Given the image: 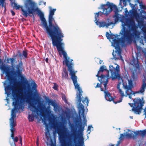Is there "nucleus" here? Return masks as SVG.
I'll return each mask as SVG.
<instances>
[{
	"label": "nucleus",
	"mask_w": 146,
	"mask_h": 146,
	"mask_svg": "<svg viewBox=\"0 0 146 146\" xmlns=\"http://www.w3.org/2000/svg\"><path fill=\"white\" fill-rule=\"evenodd\" d=\"M120 21L121 23L122 29L119 33L121 35V38H117L112 34L110 35L106 32V36L108 39L110 40L112 45L115 47L117 51H115L118 57L114 54V51L112 53L113 57L116 59L119 58V57L122 58L120 51V45L122 47L126 46L128 44H130L132 42L134 37H136L138 33L136 30L137 27L135 21L133 19L123 17L122 18Z\"/></svg>",
	"instance_id": "f257e3e1"
},
{
	"label": "nucleus",
	"mask_w": 146,
	"mask_h": 146,
	"mask_svg": "<svg viewBox=\"0 0 146 146\" xmlns=\"http://www.w3.org/2000/svg\"><path fill=\"white\" fill-rule=\"evenodd\" d=\"M40 19L41 21L40 25L46 31L48 37L51 38L52 44H54V42L57 41H63L62 38L64 37V34L56 23H55L54 25L53 24L52 22L55 21L53 16H48V24L44 13L41 11Z\"/></svg>",
	"instance_id": "f03ea898"
},
{
	"label": "nucleus",
	"mask_w": 146,
	"mask_h": 146,
	"mask_svg": "<svg viewBox=\"0 0 146 146\" xmlns=\"http://www.w3.org/2000/svg\"><path fill=\"white\" fill-rule=\"evenodd\" d=\"M31 94V93L26 94L25 99H24L17 96L15 94V102L13 103V105L14 106V108L12 109L11 113H16L20 109L21 110L23 109L24 107L25 103L26 102L28 104V106L30 108V110L33 112H36L37 115H42V112H44L45 114L48 115L50 114V111L49 110L50 106H49L47 108H46L44 105L42 103H41L40 105L38 104V108L35 107L34 104H33L30 101V97ZM36 104L35 103V105Z\"/></svg>",
	"instance_id": "7ed1b4c3"
},
{
	"label": "nucleus",
	"mask_w": 146,
	"mask_h": 146,
	"mask_svg": "<svg viewBox=\"0 0 146 146\" xmlns=\"http://www.w3.org/2000/svg\"><path fill=\"white\" fill-rule=\"evenodd\" d=\"M75 122L76 123V126L78 128V131H77V129L74 127L73 124H69L71 131L73 132L72 136L73 141L75 143L76 146H85L84 144L83 133L85 125H82L81 117L80 119L77 118V120H75ZM84 124L86 125V123H84Z\"/></svg>",
	"instance_id": "20e7f679"
},
{
	"label": "nucleus",
	"mask_w": 146,
	"mask_h": 146,
	"mask_svg": "<svg viewBox=\"0 0 146 146\" xmlns=\"http://www.w3.org/2000/svg\"><path fill=\"white\" fill-rule=\"evenodd\" d=\"M22 15L26 17L28 16L30 17L34 16L35 12H36L40 18L41 11L37 6V3L33 0H25L24 5L21 7Z\"/></svg>",
	"instance_id": "39448f33"
},
{
	"label": "nucleus",
	"mask_w": 146,
	"mask_h": 146,
	"mask_svg": "<svg viewBox=\"0 0 146 146\" xmlns=\"http://www.w3.org/2000/svg\"><path fill=\"white\" fill-rule=\"evenodd\" d=\"M110 78L109 72L107 68L104 65L101 66V91H103L105 98L108 101L113 100V98L111 96L110 94L108 91L107 84L108 80Z\"/></svg>",
	"instance_id": "423d86ee"
},
{
	"label": "nucleus",
	"mask_w": 146,
	"mask_h": 146,
	"mask_svg": "<svg viewBox=\"0 0 146 146\" xmlns=\"http://www.w3.org/2000/svg\"><path fill=\"white\" fill-rule=\"evenodd\" d=\"M62 41H57L54 42V44H52L54 46H56L58 51L61 52L64 58L63 63H65L66 66H67L68 71H69L74 70L73 60L70 59V57L68 56L66 52L64 51V44Z\"/></svg>",
	"instance_id": "0eeeda50"
},
{
	"label": "nucleus",
	"mask_w": 146,
	"mask_h": 146,
	"mask_svg": "<svg viewBox=\"0 0 146 146\" xmlns=\"http://www.w3.org/2000/svg\"><path fill=\"white\" fill-rule=\"evenodd\" d=\"M101 11L102 13L105 15H108L112 11L115 12V15L113 17L114 18V23H113L112 25H114L119 20L120 17L119 14L117 13L118 9L117 7L114 4L108 2L106 4L101 5Z\"/></svg>",
	"instance_id": "6e6552de"
},
{
	"label": "nucleus",
	"mask_w": 146,
	"mask_h": 146,
	"mask_svg": "<svg viewBox=\"0 0 146 146\" xmlns=\"http://www.w3.org/2000/svg\"><path fill=\"white\" fill-rule=\"evenodd\" d=\"M25 84L27 85V86L26 87L27 89L25 88L24 89V92H25L26 91L28 92H31L33 91H34L35 92V93H34V96H35L36 97V100L35 102L36 103H38L40 102V100L41 99V97L39 96L38 94L37 93H36L37 91V85L35 82H34L33 84V86H32V88H31L30 86V83L28 82V84Z\"/></svg>",
	"instance_id": "1a4fd4ad"
},
{
	"label": "nucleus",
	"mask_w": 146,
	"mask_h": 146,
	"mask_svg": "<svg viewBox=\"0 0 146 146\" xmlns=\"http://www.w3.org/2000/svg\"><path fill=\"white\" fill-rule=\"evenodd\" d=\"M109 70L111 73V77L112 80H113L118 78L119 80L122 81V78L120 77L119 72H120L119 66L117 64L115 67L112 65H110L109 66Z\"/></svg>",
	"instance_id": "9d476101"
},
{
	"label": "nucleus",
	"mask_w": 146,
	"mask_h": 146,
	"mask_svg": "<svg viewBox=\"0 0 146 146\" xmlns=\"http://www.w3.org/2000/svg\"><path fill=\"white\" fill-rule=\"evenodd\" d=\"M134 106L132 110L134 111L136 114H139L141 112V101L140 98L135 99L133 100Z\"/></svg>",
	"instance_id": "9b49d317"
},
{
	"label": "nucleus",
	"mask_w": 146,
	"mask_h": 146,
	"mask_svg": "<svg viewBox=\"0 0 146 146\" xmlns=\"http://www.w3.org/2000/svg\"><path fill=\"white\" fill-rule=\"evenodd\" d=\"M3 83L5 88V94L7 95L6 100L8 101L9 100L8 98H9V97L10 95V91L13 90V86L12 85L9 84V82L7 80H5Z\"/></svg>",
	"instance_id": "f8f14e48"
},
{
	"label": "nucleus",
	"mask_w": 146,
	"mask_h": 146,
	"mask_svg": "<svg viewBox=\"0 0 146 146\" xmlns=\"http://www.w3.org/2000/svg\"><path fill=\"white\" fill-rule=\"evenodd\" d=\"M18 71L12 70L10 72L11 76L13 78L19 77L21 78V82L23 83L28 84V82L24 76L19 73Z\"/></svg>",
	"instance_id": "ddd939ff"
},
{
	"label": "nucleus",
	"mask_w": 146,
	"mask_h": 146,
	"mask_svg": "<svg viewBox=\"0 0 146 146\" xmlns=\"http://www.w3.org/2000/svg\"><path fill=\"white\" fill-rule=\"evenodd\" d=\"M75 88L77 90V92L76 93V102H81L82 93L83 92L82 88L80 87V85L78 84V82L73 83Z\"/></svg>",
	"instance_id": "4468645a"
},
{
	"label": "nucleus",
	"mask_w": 146,
	"mask_h": 146,
	"mask_svg": "<svg viewBox=\"0 0 146 146\" xmlns=\"http://www.w3.org/2000/svg\"><path fill=\"white\" fill-rule=\"evenodd\" d=\"M62 122L59 123L56 125V130L58 133L59 130H60L62 131L67 132L68 131V129L66 127V121L65 118L64 117L62 118Z\"/></svg>",
	"instance_id": "2eb2a0df"
},
{
	"label": "nucleus",
	"mask_w": 146,
	"mask_h": 146,
	"mask_svg": "<svg viewBox=\"0 0 146 146\" xmlns=\"http://www.w3.org/2000/svg\"><path fill=\"white\" fill-rule=\"evenodd\" d=\"M77 104V107L78 110V114L79 116L81 115L85 122L86 121V116L84 114L85 109L84 106L81 104V102H76Z\"/></svg>",
	"instance_id": "dca6fc26"
},
{
	"label": "nucleus",
	"mask_w": 146,
	"mask_h": 146,
	"mask_svg": "<svg viewBox=\"0 0 146 146\" xmlns=\"http://www.w3.org/2000/svg\"><path fill=\"white\" fill-rule=\"evenodd\" d=\"M127 131L124 133L125 136L126 138L133 139H136L137 134L134 133L136 131H133L129 129H127Z\"/></svg>",
	"instance_id": "f3484780"
},
{
	"label": "nucleus",
	"mask_w": 146,
	"mask_h": 146,
	"mask_svg": "<svg viewBox=\"0 0 146 146\" xmlns=\"http://www.w3.org/2000/svg\"><path fill=\"white\" fill-rule=\"evenodd\" d=\"M100 12V11H99L94 13V21L96 25L100 28V20L99 19Z\"/></svg>",
	"instance_id": "a211bd4d"
},
{
	"label": "nucleus",
	"mask_w": 146,
	"mask_h": 146,
	"mask_svg": "<svg viewBox=\"0 0 146 146\" xmlns=\"http://www.w3.org/2000/svg\"><path fill=\"white\" fill-rule=\"evenodd\" d=\"M70 72V74L71 76V78L73 81V83L77 82V77L75 75V74L77 72V71H75L74 70L69 71Z\"/></svg>",
	"instance_id": "6ab92c4d"
},
{
	"label": "nucleus",
	"mask_w": 146,
	"mask_h": 146,
	"mask_svg": "<svg viewBox=\"0 0 146 146\" xmlns=\"http://www.w3.org/2000/svg\"><path fill=\"white\" fill-rule=\"evenodd\" d=\"M142 82V84L139 90L135 92L136 94L143 93L144 92L145 89L146 88V83L145 79H143Z\"/></svg>",
	"instance_id": "aec40b11"
},
{
	"label": "nucleus",
	"mask_w": 146,
	"mask_h": 146,
	"mask_svg": "<svg viewBox=\"0 0 146 146\" xmlns=\"http://www.w3.org/2000/svg\"><path fill=\"white\" fill-rule=\"evenodd\" d=\"M23 64L22 61H20L19 64L16 65L15 67L17 71L19 72V73L22 74V71L23 70Z\"/></svg>",
	"instance_id": "412c9836"
},
{
	"label": "nucleus",
	"mask_w": 146,
	"mask_h": 146,
	"mask_svg": "<svg viewBox=\"0 0 146 146\" xmlns=\"http://www.w3.org/2000/svg\"><path fill=\"white\" fill-rule=\"evenodd\" d=\"M47 102L49 105H50L54 107V110L56 111L58 110V107L54 101L49 99L47 100Z\"/></svg>",
	"instance_id": "4be33fe9"
},
{
	"label": "nucleus",
	"mask_w": 146,
	"mask_h": 146,
	"mask_svg": "<svg viewBox=\"0 0 146 146\" xmlns=\"http://www.w3.org/2000/svg\"><path fill=\"white\" fill-rule=\"evenodd\" d=\"M129 85L127 84L125 85L124 83H123V84L124 88L126 90H131V88L133 87V84L131 80H128Z\"/></svg>",
	"instance_id": "5701e85b"
},
{
	"label": "nucleus",
	"mask_w": 146,
	"mask_h": 146,
	"mask_svg": "<svg viewBox=\"0 0 146 146\" xmlns=\"http://www.w3.org/2000/svg\"><path fill=\"white\" fill-rule=\"evenodd\" d=\"M129 16L130 17H133L136 19L139 17L138 14L136 11L134 10H131V11L130 12Z\"/></svg>",
	"instance_id": "b1692460"
},
{
	"label": "nucleus",
	"mask_w": 146,
	"mask_h": 146,
	"mask_svg": "<svg viewBox=\"0 0 146 146\" xmlns=\"http://www.w3.org/2000/svg\"><path fill=\"white\" fill-rule=\"evenodd\" d=\"M118 91L119 93L120 94L121 96L119 98L118 100L117 101V102H115L113 101V102L115 104H116L117 103H120L123 100V98L124 96V92L121 89H119L118 90Z\"/></svg>",
	"instance_id": "393cba45"
},
{
	"label": "nucleus",
	"mask_w": 146,
	"mask_h": 146,
	"mask_svg": "<svg viewBox=\"0 0 146 146\" xmlns=\"http://www.w3.org/2000/svg\"><path fill=\"white\" fill-rule=\"evenodd\" d=\"M27 54L26 51L23 50V53L22 54L20 51H18L17 52V55L19 56L21 58H22L23 56L25 58H26L27 57Z\"/></svg>",
	"instance_id": "a878e982"
},
{
	"label": "nucleus",
	"mask_w": 146,
	"mask_h": 146,
	"mask_svg": "<svg viewBox=\"0 0 146 146\" xmlns=\"http://www.w3.org/2000/svg\"><path fill=\"white\" fill-rule=\"evenodd\" d=\"M125 93L127 95L129 96V98L131 100H133V98L132 97V96L133 94H134V96H135V94H136L135 93V92H133L132 90H131L130 91V90L129 91V90H126Z\"/></svg>",
	"instance_id": "bb28decb"
},
{
	"label": "nucleus",
	"mask_w": 146,
	"mask_h": 146,
	"mask_svg": "<svg viewBox=\"0 0 146 146\" xmlns=\"http://www.w3.org/2000/svg\"><path fill=\"white\" fill-rule=\"evenodd\" d=\"M16 125H10V130L11 132V137L12 139L14 138V130L13 127Z\"/></svg>",
	"instance_id": "cd10ccee"
},
{
	"label": "nucleus",
	"mask_w": 146,
	"mask_h": 146,
	"mask_svg": "<svg viewBox=\"0 0 146 146\" xmlns=\"http://www.w3.org/2000/svg\"><path fill=\"white\" fill-rule=\"evenodd\" d=\"M16 113H11V117L9 119L10 124V125H16L14 123V118L16 117Z\"/></svg>",
	"instance_id": "c85d7f7f"
},
{
	"label": "nucleus",
	"mask_w": 146,
	"mask_h": 146,
	"mask_svg": "<svg viewBox=\"0 0 146 146\" xmlns=\"http://www.w3.org/2000/svg\"><path fill=\"white\" fill-rule=\"evenodd\" d=\"M113 22H110L109 23H107L104 22H101V27H104L106 26V27H108L109 26L112 25Z\"/></svg>",
	"instance_id": "c756f323"
},
{
	"label": "nucleus",
	"mask_w": 146,
	"mask_h": 146,
	"mask_svg": "<svg viewBox=\"0 0 146 146\" xmlns=\"http://www.w3.org/2000/svg\"><path fill=\"white\" fill-rule=\"evenodd\" d=\"M134 133L137 134V137L139 135H141L143 137L146 135V129L143 131H137L136 132H134Z\"/></svg>",
	"instance_id": "7c9ffc66"
},
{
	"label": "nucleus",
	"mask_w": 146,
	"mask_h": 146,
	"mask_svg": "<svg viewBox=\"0 0 146 146\" xmlns=\"http://www.w3.org/2000/svg\"><path fill=\"white\" fill-rule=\"evenodd\" d=\"M48 8L50 9L49 14L48 16H53V15H54V13L56 10V9H52V8L51 6H49L48 7Z\"/></svg>",
	"instance_id": "2f4dec72"
},
{
	"label": "nucleus",
	"mask_w": 146,
	"mask_h": 146,
	"mask_svg": "<svg viewBox=\"0 0 146 146\" xmlns=\"http://www.w3.org/2000/svg\"><path fill=\"white\" fill-rule=\"evenodd\" d=\"M42 122L45 125L46 130H50L48 125L46 123V119H42Z\"/></svg>",
	"instance_id": "473e14b6"
},
{
	"label": "nucleus",
	"mask_w": 146,
	"mask_h": 146,
	"mask_svg": "<svg viewBox=\"0 0 146 146\" xmlns=\"http://www.w3.org/2000/svg\"><path fill=\"white\" fill-rule=\"evenodd\" d=\"M62 75L63 77L66 79H68V74L67 71L65 69L64 70L62 73Z\"/></svg>",
	"instance_id": "72a5a7b5"
},
{
	"label": "nucleus",
	"mask_w": 146,
	"mask_h": 146,
	"mask_svg": "<svg viewBox=\"0 0 146 146\" xmlns=\"http://www.w3.org/2000/svg\"><path fill=\"white\" fill-rule=\"evenodd\" d=\"M82 102L85 104H86V106H88V103L89 101V100L88 99L87 97H86L84 99L82 100Z\"/></svg>",
	"instance_id": "f704fd0d"
},
{
	"label": "nucleus",
	"mask_w": 146,
	"mask_h": 146,
	"mask_svg": "<svg viewBox=\"0 0 146 146\" xmlns=\"http://www.w3.org/2000/svg\"><path fill=\"white\" fill-rule=\"evenodd\" d=\"M35 115L33 113L31 115L29 114L28 118L29 121H34V119Z\"/></svg>",
	"instance_id": "c9c22d12"
},
{
	"label": "nucleus",
	"mask_w": 146,
	"mask_h": 146,
	"mask_svg": "<svg viewBox=\"0 0 146 146\" xmlns=\"http://www.w3.org/2000/svg\"><path fill=\"white\" fill-rule=\"evenodd\" d=\"M11 5L12 6L15 7L16 9H19V8H21V7L22 6L18 5L17 3L15 2H12Z\"/></svg>",
	"instance_id": "e433bc0d"
},
{
	"label": "nucleus",
	"mask_w": 146,
	"mask_h": 146,
	"mask_svg": "<svg viewBox=\"0 0 146 146\" xmlns=\"http://www.w3.org/2000/svg\"><path fill=\"white\" fill-rule=\"evenodd\" d=\"M93 130V127L92 125H89L88 126L87 129V132L88 134H90L92 130Z\"/></svg>",
	"instance_id": "4c0bfd02"
},
{
	"label": "nucleus",
	"mask_w": 146,
	"mask_h": 146,
	"mask_svg": "<svg viewBox=\"0 0 146 146\" xmlns=\"http://www.w3.org/2000/svg\"><path fill=\"white\" fill-rule=\"evenodd\" d=\"M5 0H0V6L2 7H5Z\"/></svg>",
	"instance_id": "58836bf2"
},
{
	"label": "nucleus",
	"mask_w": 146,
	"mask_h": 146,
	"mask_svg": "<svg viewBox=\"0 0 146 146\" xmlns=\"http://www.w3.org/2000/svg\"><path fill=\"white\" fill-rule=\"evenodd\" d=\"M3 70L6 74H7L9 72V68L8 67L5 66L3 67Z\"/></svg>",
	"instance_id": "ea45409f"
},
{
	"label": "nucleus",
	"mask_w": 146,
	"mask_h": 146,
	"mask_svg": "<svg viewBox=\"0 0 146 146\" xmlns=\"http://www.w3.org/2000/svg\"><path fill=\"white\" fill-rule=\"evenodd\" d=\"M9 60L11 62V65L13 67L15 64V59L13 58H10L9 59Z\"/></svg>",
	"instance_id": "a19ab883"
},
{
	"label": "nucleus",
	"mask_w": 146,
	"mask_h": 146,
	"mask_svg": "<svg viewBox=\"0 0 146 146\" xmlns=\"http://www.w3.org/2000/svg\"><path fill=\"white\" fill-rule=\"evenodd\" d=\"M127 1H125V0H122L121 1V0H120V3H119V5H121V4L122 3H123V4L125 6L126 5V2Z\"/></svg>",
	"instance_id": "79ce46f5"
},
{
	"label": "nucleus",
	"mask_w": 146,
	"mask_h": 146,
	"mask_svg": "<svg viewBox=\"0 0 146 146\" xmlns=\"http://www.w3.org/2000/svg\"><path fill=\"white\" fill-rule=\"evenodd\" d=\"M100 72V68H99V71L98 72V74L96 75V76L98 78V80L100 82V76H98V74H99Z\"/></svg>",
	"instance_id": "37998d69"
},
{
	"label": "nucleus",
	"mask_w": 146,
	"mask_h": 146,
	"mask_svg": "<svg viewBox=\"0 0 146 146\" xmlns=\"http://www.w3.org/2000/svg\"><path fill=\"white\" fill-rule=\"evenodd\" d=\"M95 59L96 62L98 64H100V58H95Z\"/></svg>",
	"instance_id": "c03bdc74"
},
{
	"label": "nucleus",
	"mask_w": 146,
	"mask_h": 146,
	"mask_svg": "<svg viewBox=\"0 0 146 146\" xmlns=\"http://www.w3.org/2000/svg\"><path fill=\"white\" fill-rule=\"evenodd\" d=\"M54 86L53 87V89L55 90H57L58 89V85L56 84V83H54Z\"/></svg>",
	"instance_id": "a18cd8bd"
},
{
	"label": "nucleus",
	"mask_w": 146,
	"mask_h": 146,
	"mask_svg": "<svg viewBox=\"0 0 146 146\" xmlns=\"http://www.w3.org/2000/svg\"><path fill=\"white\" fill-rule=\"evenodd\" d=\"M140 8L141 9H146V6L143 5H140Z\"/></svg>",
	"instance_id": "49530a36"
},
{
	"label": "nucleus",
	"mask_w": 146,
	"mask_h": 146,
	"mask_svg": "<svg viewBox=\"0 0 146 146\" xmlns=\"http://www.w3.org/2000/svg\"><path fill=\"white\" fill-rule=\"evenodd\" d=\"M62 97L63 100L65 102H66L67 101L65 98V96L64 94H62Z\"/></svg>",
	"instance_id": "de8ad7c7"
},
{
	"label": "nucleus",
	"mask_w": 146,
	"mask_h": 146,
	"mask_svg": "<svg viewBox=\"0 0 146 146\" xmlns=\"http://www.w3.org/2000/svg\"><path fill=\"white\" fill-rule=\"evenodd\" d=\"M125 137L124 133L123 134H120V136L119 138L120 139H123L124 137Z\"/></svg>",
	"instance_id": "09e8293b"
},
{
	"label": "nucleus",
	"mask_w": 146,
	"mask_h": 146,
	"mask_svg": "<svg viewBox=\"0 0 146 146\" xmlns=\"http://www.w3.org/2000/svg\"><path fill=\"white\" fill-rule=\"evenodd\" d=\"M13 140V141H15L17 142L18 140V138L17 137H16L15 138L14 137V138L12 139Z\"/></svg>",
	"instance_id": "8fccbe9b"
},
{
	"label": "nucleus",
	"mask_w": 146,
	"mask_h": 146,
	"mask_svg": "<svg viewBox=\"0 0 146 146\" xmlns=\"http://www.w3.org/2000/svg\"><path fill=\"white\" fill-rule=\"evenodd\" d=\"M51 144L50 146H56L55 144L53 143V141L52 139H51Z\"/></svg>",
	"instance_id": "3c124183"
},
{
	"label": "nucleus",
	"mask_w": 146,
	"mask_h": 146,
	"mask_svg": "<svg viewBox=\"0 0 146 146\" xmlns=\"http://www.w3.org/2000/svg\"><path fill=\"white\" fill-rule=\"evenodd\" d=\"M9 143L11 146H15V143L13 141L12 142L9 141Z\"/></svg>",
	"instance_id": "603ef678"
},
{
	"label": "nucleus",
	"mask_w": 146,
	"mask_h": 146,
	"mask_svg": "<svg viewBox=\"0 0 146 146\" xmlns=\"http://www.w3.org/2000/svg\"><path fill=\"white\" fill-rule=\"evenodd\" d=\"M50 130H46V133L45 134V135H50Z\"/></svg>",
	"instance_id": "864d4df0"
},
{
	"label": "nucleus",
	"mask_w": 146,
	"mask_h": 146,
	"mask_svg": "<svg viewBox=\"0 0 146 146\" xmlns=\"http://www.w3.org/2000/svg\"><path fill=\"white\" fill-rule=\"evenodd\" d=\"M43 1L42 0H41L39 1V5H42V3H43Z\"/></svg>",
	"instance_id": "5fc2aeb1"
},
{
	"label": "nucleus",
	"mask_w": 146,
	"mask_h": 146,
	"mask_svg": "<svg viewBox=\"0 0 146 146\" xmlns=\"http://www.w3.org/2000/svg\"><path fill=\"white\" fill-rule=\"evenodd\" d=\"M95 88H100V85H99V83H97L96 86H95Z\"/></svg>",
	"instance_id": "6e6d98bb"
},
{
	"label": "nucleus",
	"mask_w": 146,
	"mask_h": 146,
	"mask_svg": "<svg viewBox=\"0 0 146 146\" xmlns=\"http://www.w3.org/2000/svg\"><path fill=\"white\" fill-rule=\"evenodd\" d=\"M11 13L12 15L14 16L15 15V13L12 10H11Z\"/></svg>",
	"instance_id": "4d7b16f0"
},
{
	"label": "nucleus",
	"mask_w": 146,
	"mask_h": 146,
	"mask_svg": "<svg viewBox=\"0 0 146 146\" xmlns=\"http://www.w3.org/2000/svg\"><path fill=\"white\" fill-rule=\"evenodd\" d=\"M129 5L132 8H133L134 7V6L133 5L131 4V3H130Z\"/></svg>",
	"instance_id": "13d9d810"
},
{
	"label": "nucleus",
	"mask_w": 146,
	"mask_h": 146,
	"mask_svg": "<svg viewBox=\"0 0 146 146\" xmlns=\"http://www.w3.org/2000/svg\"><path fill=\"white\" fill-rule=\"evenodd\" d=\"M117 88L118 89V90L119 89H121L120 88V85H119V84L117 85Z\"/></svg>",
	"instance_id": "bf43d9fd"
},
{
	"label": "nucleus",
	"mask_w": 146,
	"mask_h": 146,
	"mask_svg": "<svg viewBox=\"0 0 146 146\" xmlns=\"http://www.w3.org/2000/svg\"><path fill=\"white\" fill-rule=\"evenodd\" d=\"M141 12L143 13L146 14V12L144 10H141Z\"/></svg>",
	"instance_id": "052dcab7"
},
{
	"label": "nucleus",
	"mask_w": 146,
	"mask_h": 146,
	"mask_svg": "<svg viewBox=\"0 0 146 146\" xmlns=\"http://www.w3.org/2000/svg\"><path fill=\"white\" fill-rule=\"evenodd\" d=\"M144 114L145 115V117H146V108H145V109L144 110Z\"/></svg>",
	"instance_id": "680f3d73"
},
{
	"label": "nucleus",
	"mask_w": 146,
	"mask_h": 146,
	"mask_svg": "<svg viewBox=\"0 0 146 146\" xmlns=\"http://www.w3.org/2000/svg\"><path fill=\"white\" fill-rule=\"evenodd\" d=\"M38 142V139H37V142H36V144H37V146H38V144H39Z\"/></svg>",
	"instance_id": "e2e57ef3"
},
{
	"label": "nucleus",
	"mask_w": 146,
	"mask_h": 146,
	"mask_svg": "<svg viewBox=\"0 0 146 146\" xmlns=\"http://www.w3.org/2000/svg\"><path fill=\"white\" fill-rule=\"evenodd\" d=\"M120 141H119L118 142L117 144V145H116L117 146H118L120 144Z\"/></svg>",
	"instance_id": "0e129e2a"
},
{
	"label": "nucleus",
	"mask_w": 146,
	"mask_h": 146,
	"mask_svg": "<svg viewBox=\"0 0 146 146\" xmlns=\"http://www.w3.org/2000/svg\"><path fill=\"white\" fill-rule=\"evenodd\" d=\"M48 58H46L45 59V61L46 62L48 63Z\"/></svg>",
	"instance_id": "69168bd1"
},
{
	"label": "nucleus",
	"mask_w": 146,
	"mask_h": 146,
	"mask_svg": "<svg viewBox=\"0 0 146 146\" xmlns=\"http://www.w3.org/2000/svg\"><path fill=\"white\" fill-rule=\"evenodd\" d=\"M121 84V82H120L119 81L118 82V84H119V85L120 86V85Z\"/></svg>",
	"instance_id": "338daca9"
},
{
	"label": "nucleus",
	"mask_w": 146,
	"mask_h": 146,
	"mask_svg": "<svg viewBox=\"0 0 146 146\" xmlns=\"http://www.w3.org/2000/svg\"><path fill=\"white\" fill-rule=\"evenodd\" d=\"M128 104L131 106V107H132V106L131 103H129Z\"/></svg>",
	"instance_id": "774afa93"
}]
</instances>
